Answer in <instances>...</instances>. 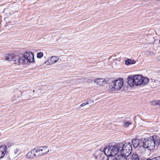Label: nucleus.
Here are the masks:
<instances>
[{"label": "nucleus", "instance_id": "aec40b11", "mask_svg": "<svg viewBox=\"0 0 160 160\" xmlns=\"http://www.w3.org/2000/svg\"><path fill=\"white\" fill-rule=\"evenodd\" d=\"M43 54L42 52H40L37 54V57L38 58H41L43 56Z\"/></svg>", "mask_w": 160, "mask_h": 160}, {"label": "nucleus", "instance_id": "c756f323", "mask_svg": "<svg viewBox=\"0 0 160 160\" xmlns=\"http://www.w3.org/2000/svg\"><path fill=\"white\" fill-rule=\"evenodd\" d=\"M159 102H158V105H160V101H159Z\"/></svg>", "mask_w": 160, "mask_h": 160}, {"label": "nucleus", "instance_id": "412c9836", "mask_svg": "<svg viewBox=\"0 0 160 160\" xmlns=\"http://www.w3.org/2000/svg\"><path fill=\"white\" fill-rule=\"evenodd\" d=\"M45 64L48 65H50L52 64H51V61H50L49 59L46 62H44L43 64L44 65Z\"/></svg>", "mask_w": 160, "mask_h": 160}, {"label": "nucleus", "instance_id": "2eb2a0df", "mask_svg": "<svg viewBox=\"0 0 160 160\" xmlns=\"http://www.w3.org/2000/svg\"><path fill=\"white\" fill-rule=\"evenodd\" d=\"M116 90H117L114 85H113L112 82L108 85V90L109 92H112Z\"/></svg>", "mask_w": 160, "mask_h": 160}, {"label": "nucleus", "instance_id": "4468645a", "mask_svg": "<svg viewBox=\"0 0 160 160\" xmlns=\"http://www.w3.org/2000/svg\"><path fill=\"white\" fill-rule=\"evenodd\" d=\"M152 86L154 88L158 87L160 85V81L158 80L152 79Z\"/></svg>", "mask_w": 160, "mask_h": 160}, {"label": "nucleus", "instance_id": "7c9ffc66", "mask_svg": "<svg viewBox=\"0 0 160 160\" xmlns=\"http://www.w3.org/2000/svg\"><path fill=\"white\" fill-rule=\"evenodd\" d=\"M34 91H35V90H33V92H34Z\"/></svg>", "mask_w": 160, "mask_h": 160}, {"label": "nucleus", "instance_id": "6ab92c4d", "mask_svg": "<svg viewBox=\"0 0 160 160\" xmlns=\"http://www.w3.org/2000/svg\"><path fill=\"white\" fill-rule=\"evenodd\" d=\"M131 124L132 122H131L129 121H127L124 122L123 126L125 128H127Z\"/></svg>", "mask_w": 160, "mask_h": 160}, {"label": "nucleus", "instance_id": "a211bd4d", "mask_svg": "<svg viewBox=\"0 0 160 160\" xmlns=\"http://www.w3.org/2000/svg\"><path fill=\"white\" fill-rule=\"evenodd\" d=\"M126 156L122 155H118L117 156V160H127L126 157Z\"/></svg>", "mask_w": 160, "mask_h": 160}, {"label": "nucleus", "instance_id": "ddd939ff", "mask_svg": "<svg viewBox=\"0 0 160 160\" xmlns=\"http://www.w3.org/2000/svg\"><path fill=\"white\" fill-rule=\"evenodd\" d=\"M94 81L97 85L101 86H102L106 83L105 80L103 79L97 78Z\"/></svg>", "mask_w": 160, "mask_h": 160}, {"label": "nucleus", "instance_id": "f257e3e1", "mask_svg": "<svg viewBox=\"0 0 160 160\" xmlns=\"http://www.w3.org/2000/svg\"><path fill=\"white\" fill-rule=\"evenodd\" d=\"M160 143L159 138L156 136H153L151 138L145 139L143 141V146H139V148H147L148 150H152L155 145L158 146Z\"/></svg>", "mask_w": 160, "mask_h": 160}, {"label": "nucleus", "instance_id": "20e7f679", "mask_svg": "<svg viewBox=\"0 0 160 160\" xmlns=\"http://www.w3.org/2000/svg\"><path fill=\"white\" fill-rule=\"evenodd\" d=\"M119 145L121 154L127 157L131 153L132 150L131 143L127 142L123 145L119 144Z\"/></svg>", "mask_w": 160, "mask_h": 160}, {"label": "nucleus", "instance_id": "9d476101", "mask_svg": "<svg viewBox=\"0 0 160 160\" xmlns=\"http://www.w3.org/2000/svg\"><path fill=\"white\" fill-rule=\"evenodd\" d=\"M126 81L130 87H133L134 85V76L133 77L131 75L128 76Z\"/></svg>", "mask_w": 160, "mask_h": 160}, {"label": "nucleus", "instance_id": "f3484780", "mask_svg": "<svg viewBox=\"0 0 160 160\" xmlns=\"http://www.w3.org/2000/svg\"><path fill=\"white\" fill-rule=\"evenodd\" d=\"M58 59L59 58L58 57L53 56H52L50 59H49V60L51 62V64H52L56 62Z\"/></svg>", "mask_w": 160, "mask_h": 160}, {"label": "nucleus", "instance_id": "b1692460", "mask_svg": "<svg viewBox=\"0 0 160 160\" xmlns=\"http://www.w3.org/2000/svg\"><path fill=\"white\" fill-rule=\"evenodd\" d=\"M152 159V160H160V156L153 158Z\"/></svg>", "mask_w": 160, "mask_h": 160}, {"label": "nucleus", "instance_id": "dca6fc26", "mask_svg": "<svg viewBox=\"0 0 160 160\" xmlns=\"http://www.w3.org/2000/svg\"><path fill=\"white\" fill-rule=\"evenodd\" d=\"M136 62L133 60L128 59L125 61V63L126 65L134 64Z\"/></svg>", "mask_w": 160, "mask_h": 160}, {"label": "nucleus", "instance_id": "bb28decb", "mask_svg": "<svg viewBox=\"0 0 160 160\" xmlns=\"http://www.w3.org/2000/svg\"><path fill=\"white\" fill-rule=\"evenodd\" d=\"M86 105V103H82L80 105V108L81 107H82Z\"/></svg>", "mask_w": 160, "mask_h": 160}, {"label": "nucleus", "instance_id": "c85d7f7f", "mask_svg": "<svg viewBox=\"0 0 160 160\" xmlns=\"http://www.w3.org/2000/svg\"><path fill=\"white\" fill-rule=\"evenodd\" d=\"M146 160H152V159H149V158H148V159H147Z\"/></svg>", "mask_w": 160, "mask_h": 160}, {"label": "nucleus", "instance_id": "4be33fe9", "mask_svg": "<svg viewBox=\"0 0 160 160\" xmlns=\"http://www.w3.org/2000/svg\"><path fill=\"white\" fill-rule=\"evenodd\" d=\"M159 100L153 101L151 102V104L153 105H158Z\"/></svg>", "mask_w": 160, "mask_h": 160}, {"label": "nucleus", "instance_id": "0eeeda50", "mask_svg": "<svg viewBox=\"0 0 160 160\" xmlns=\"http://www.w3.org/2000/svg\"><path fill=\"white\" fill-rule=\"evenodd\" d=\"M113 85H114L117 90H120L122 87L123 84V79L122 78H119L118 79L115 80L112 82Z\"/></svg>", "mask_w": 160, "mask_h": 160}, {"label": "nucleus", "instance_id": "393cba45", "mask_svg": "<svg viewBox=\"0 0 160 160\" xmlns=\"http://www.w3.org/2000/svg\"><path fill=\"white\" fill-rule=\"evenodd\" d=\"M93 102V101H92L91 100H89L87 101V103H86V104L87 105L88 104H89V103H91L92 102Z\"/></svg>", "mask_w": 160, "mask_h": 160}, {"label": "nucleus", "instance_id": "a878e982", "mask_svg": "<svg viewBox=\"0 0 160 160\" xmlns=\"http://www.w3.org/2000/svg\"><path fill=\"white\" fill-rule=\"evenodd\" d=\"M19 149H16L14 151V153L16 154L19 152Z\"/></svg>", "mask_w": 160, "mask_h": 160}, {"label": "nucleus", "instance_id": "f8f14e48", "mask_svg": "<svg viewBox=\"0 0 160 160\" xmlns=\"http://www.w3.org/2000/svg\"><path fill=\"white\" fill-rule=\"evenodd\" d=\"M132 143L133 146L135 148H136L142 143V141L141 140L137 138L133 139L132 140Z\"/></svg>", "mask_w": 160, "mask_h": 160}, {"label": "nucleus", "instance_id": "f03ea898", "mask_svg": "<svg viewBox=\"0 0 160 160\" xmlns=\"http://www.w3.org/2000/svg\"><path fill=\"white\" fill-rule=\"evenodd\" d=\"M17 62H19V64H25L28 62H34V56L31 52H26L22 57L17 56L16 58Z\"/></svg>", "mask_w": 160, "mask_h": 160}, {"label": "nucleus", "instance_id": "9b49d317", "mask_svg": "<svg viewBox=\"0 0 160 160\" xmlns=\"http://www.w3.org/2000/svg\"><path fill=\"white\" fill-rule=\"evenodd\" d=\"M7 146L3 145L0 147V159L2 158L7 152Z\"/></svg>", "mask_w": 160, "mask_h": 160}, {"label": "nucleus", "instance_id": "6e6552de", "mask_svg": "<svg viewBox=\"0 0 160 160\" xmlns=\"http://www.w3.org/2000/svg\"><path fill=\"white\" fill-rule=\"evenodd\" d=\"M17 56H19L18 55L15 56L13 53L9 54L6 55L5 58V59L6 61H11L13 60L15 64L19 65V62H18L16 61L17 60L16 58Z\"/></svg>", "mask_w": 160, "mask_h": 160}, {"label": "nucleus", "instance_id": "1a4fd4ad", "mask_svg": "<svg viewBox=\"0 0 160 160\" xmlns=\"http://www.w3.org/2000/svg\"><path fill=\"white\" fill-rule=\"evenodd\" d=\"M36 148L32 149L30 152L28 153L26 155V157L27 158L30 159H33L36 157H38L37 152Z\"/></svg>", "mask_w": 160, "mask_h": 160}, {"label": "nucleus", "instance_id": "cd10ccee", "mask_svg": "<svg viewBox=\"0 0 160 160\" xmlns=\"http://www.w3.org/2000/svg\"><path fill=\"white\" fill-rule=\"evenodd\" d=\"M14 97L16 98H19V96L18 95H14Z\"/></svg>", "mask_w": 160, "mask_h": 160}, {"label": "nucleus", "instance_id": "2f4dec72", "mask_svg": "<svg viewBox=\"0 0 160 160\" xmlns=\"http://www.w3.org/2000/svg\"><path fill=\"white\" fill-rule=\"evenodd\" d=\"M159 42H160V39L159 40Z\"/></svg>", "mask_w": 160, "mask_h": 160}, {"label": "nucleus", "instance_id": "5701e85b", "mask_svg": "<svg viewBox=\"0 0 160 160\" xmlns=\"http://www.w3.org/2000/svg\"><path fill=\"white\" fill-rule=\"evenodd\" d=\"M107 160H117V157H109Z\"/></svg>", "mask_w": 160, "mask_h": 160}, {"label": "nucleus", "instance_id": "7ed1b4c3", "mask_svg": "<svg viewBox=\"0 0 160 160\" xmlns=\"http://www.w3.org/2000/svg\"><path fill=\"white\" fill-rule=\"evenodd\" d=\"M119 150V145H115L106 147L104 149L103 151L106 155L110 157H113L118 154Z\"/></svg>", "mask_w": 160, "mask_h": 160}, {"label": "nucleus", "instance_id": "39448f33", "mask_svg": "<svg viewBox=\"0 0 160 160\" xmlns=\"http://www.w3.org/2000/svg\"><path fill=\"white\" fill-rule=\"evenodd\" d=\"M134 85L139 86L142 84H145L148 81V78L146 77H143L140 75H134Z\"/></svg>", "mask_w": 160, "mask_h": 160}, {"label": "nucleus", "instance_id": "423d86ee", "mask_svg": "<svg viewBox=\"0 0 160 160\" xmlns=\"http://www.w3.org/2000/svg\"><path fill=\"white\" fill-rule=\"evenodd\" d=\"M38 157L44 155L49 152V149L46 146L39 147L36 148Z\"/></svg>", "mask_w": 160, "mask_h": 160}]
</instances>
